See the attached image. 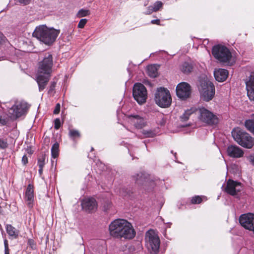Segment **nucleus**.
<instances>
[{
  "instance_id": "23",
  "label": "nucleus",
  "mask_w": 254,
  "mask_h": 254,
  "mask_svg": "<svg viewBox=\"0 0 254 254\" xmlns=\"http://www.w3.org/2000/svg\"><path fill=\"white\" fill-rule=\"evenodd\" d=\"M181 70L183 73L189 74L191 72L192 70V65L191 64L185 62L181 65Z\"/></svg>"
},
{
  "instance_id": "45",
  "label": "nucleus",
  "mask_w": 254,
  "mask_h": 254,
  "mask_svg": "<svg viewBox=\"0 0 254 254\" xmlns=\"http://www.w3.org/2000/svg\"><path fill=\"white\" fill-rule=\"evenodd\" d=\"M5 37L1 33H0V43L3 41H4Z\"/></svg>"
},
{
  "instance_id": "38",
  "label": "nucleus",
  "mask_w": 254,
  "mask_h": 254,
  "mask_svg": "<svg viewBox=\"0 0 254 254\" xmlns=\"http://www.w3.org/2000/svg\"><path fill=\"white\" fill-rule=\"evenodd\" d=\"M16 2H18L19 4L25 5L28 4L31 0H14Z\"/></svg>"
},
{
  "instance_id": "14",
  "label": "nucleus",
  "mask_w": 254,
  "mask_h": 254,
  "mask_svg": "<svg viewBox=\"0 0 254 254\" xmlns=\"http://www.w3.org/2000/svg\"><path fill=\"white\" fill-rule=\"evenodd\" d=\"M133 178L135 183L138 185L147 186L151 184V186H153V182L150 180L148 175L146 174L140 172L133 175Z\"/></svg>"
},
{
  "instance_id": "8",
  "label": "nucleus",
  "mask_w": 254,
  "mask_h": 254,
  "mask_svg": "<svg viewBox=\"0 0 254 254\" xmlns=\"http://www.w3.org/2000/svg\"><path fill=\"white\" fill-rule=\"evenodd\" d=\"M214 58L221 63L229 62L232 57L231 53L225 46L218 45L214 46L212 50Z\"/></svg>"
},
{
  "instance_id": "39",
  "label": "nucleus",
  "mask_w": 254,
  "mask_h": 254,
  "mask_svg": "<svg viewBox=\"0 0 254 254\" xmlns=\"http://www.w3.org/2000/svg\"><path fill=\"white\" fill-rule=\"evenodd\" d=\"M153 12H155L152 5H150L147 8L146 11L144 12L145 14L148 15L151 14Z\"/></svg>"
},
{
  "instance_id": "32",
  "label": "nucleus",
  "mask_w": 254,
  "mask_h": 254,
  "mask_svg": "<svg viewBox=\"0 0 254 254\" xmlns=\"http://www.w3.org/2000/svg\"><path fill=\"white\" fill-rule=\"evenodd\" d=\"M45 155H42L38 159V165L39 168H43L45 165Z\"/></svg>"
},
{
  "instance_id": "19",
  "label": "nucleus",
  "mask_w": 254,
  "mask_h": 254,
  "mask_svg": "<svg viewBox=\"0 0 254 254\" xmlns=\"http://www.w3.org/2000/svg\"><path fill=\"white\" fill-rule=\"evenodd\" d=\"M129 119L131 123L137 128H142L146 125L145 120L138 115L130 116Z\"/></svg>"
},
{
  "instance_id": "3",
  "label": "nucleus",
  "mask_w": 254,
  "mask_h": 254,
  "mask_svg": "<svg viewBox=\"0 0 254 254\" xmlns=\"http://www.w3.org/2000/svg\"><path fill=\"white\" fill-rule=\"evenodd\" d=\"M60 32L59 30L49 28L46 25H42L36 27L32 35L44 44L50 45L55 41Z\"/></svg>"
},
{
  "instance_id": "34",
  "label": "nucleus",
  "mask_w": 254,
  "mask_h": 254,
  "mask_svg": "<svg viewBox=\"0 0 254 254\" xmlns=\"http://www.w3.org/2000/svg\"><path fill=\"white\" fill-rule=\"evenodd\" d=\"M61 126L60 119L57 118L54 121V127L56 129H58Z\"/></svg>"
},
{
  "instance_id": "48",
  "label": "nucleus",
  "mask_w": 254,
  "mask_h": 254,
  "mask_svg": "<svg viewBox=\"0 0 254 254\" xmlns=\"http://www.w3.org/2000/svg\"><path fill=\"white\" fill-rule=\"evenodd\" d=\"M1 207L0 206V213H1Z\"/></svg>"
},
{
  "instance_id": "17",
  "label": "nucleus",
  "mask_w": 254,
  "mask_h": 254,
  "mask_svg": "<svg viewBox=\"0 0 254 254\" xmlns=\"http://www.w3.org/2000/svg\"><path fill=\"white\" fill-rule=\"evenodd\" d=\"M25 200L29 208H32L34 202V187L29 184L28 185L25 194Z\"/></svg>"
},
{
  "instance_id": "37",
  "label": "nucleus",
  "mask_w": 254,
  "mask_h": 254,
  "mask_svg": "<svg viewBox=\"0 0 254 254\" xmlns=\"http://www.w3.org/2000/svg\"><path fill=\"white\" fill-rule=\"evenodd\" d=\"M4 254H9V250L8 249V244L7 240H4Z\"/></svg>"
},
{
  "instance_id": "47",
  "label": "nucleus",
  "mask_w": 254,
  "mask_h": 254,
  "mask_svg": "<svg viewBox=\"0 0 254 254\" xmlns=\"http://www.w3.org/2000/svg\"><path fill=\"white\" fill-rule=\"evenodd\" d=\"M165 124V122L164 121H163L162 122H161V123H160V124L161 125V126H163Z\"/></svg>"
},
{
  "instance_id": "6",
  "label": "nucleus",
  "mask_w": 254,
  "mask_h": 254,
  "mask_svg": "<svg viewBox=\"0 0 254 254\" xmlns=\"http://www.w3.org/2000/svg\"><path fill=\"white\" fill-rule=\"evenodd\" d=\"M145 245L148 251L152 254H157L160 247V239L153 230H148L145 234Z\"/></svg>"
},
{
  "instance_id": "1",
  "label": "nucleus",
  "mask_w": 254,
  "mask_h": 254,
  "mask_svg": "<svg viewBox=\"0 0 254 254\" xmlns=\"http://www.w3.org/2000/svg\"><path fill=\"white\" fill-rule=\"evenodd\" d=\"M43 56L42 60L38 64L36 77L39 91H42L45 88L49 80L53 65V56L50 53H46Z\"/></svg>"
},
{
  "instance_id": "28",
  "label": "nucleus",
  "mask_w": 254,
  "mask_h": 254,
  "mask_svg": "<svg viewBox=\"0 0 254 254\" xmlns=\"http://www.w3.org/2000/svg\"><path fill=\"white\" fill-rule=\"evenodd\" d=\"M90 13V12L89 10L82 8L78 11V13H77V17L79 18L85 17L89 15Z\"/></svg>"
},
{
  "instance_id": "11",
  "label": "nucleus",
  "mask_w": 254,
  "mask_h": 254,
  "mask_svg": "<svg viewBox=\"0 0 254 254\" xmlns=\"http://www.w3.org/2000/svg\"><path fill=\"white\" fill-rule=\"evenodd\" d=\"M191 88L187 82H182L179 83L176 87V94L182 100H186L190 96Z\"/></svg>"
},
{
  "instance_id": "33",
  "label": "nucleus",
  "mask_w": 254,
  "mask_h": 254,
  "mask_svg": "<svg viewBox=\"0 0 254 254\" xmlns=\"http://www.w3.org/2000/svg\"><path fill=\"white\" fill-rule=\"evenodd\" d=\"M202 200V198L199 196H195L191 199V203L193 204H199Z\"/></svg>"
},
{
  "instance_id": "35",
  "label": "nucleus",
  "mask_w": 254,
  "mask_h": 254,
  "mask_svg": "<svg viewBox=\"0 0 254 254\" xmlns=\"http://www.w3.org/2000/svg\"><path fill=\"white\" fill-rule=\"evenodd\" d=\"M87 22V20L86 19H81L78 24V27L79 28H83Z\"/></svg>"
},
{
  "instance_id": "43",
  "label": "nucleus",
  "mask_w": 254,
  "mask_h": 254,
  "mask_svg": "<svg viewBox=\"0 0 254 254\" xmlns=\"http://www.w3.org/2000/svg\"><path fill=\"white\" fill-rule=\"evenodd\" d=\"M28 243L31 246V247L32 249H33L35 247L34 241L32 240H29Z\"/></svg>"
},
{
  "instance_id": "44",
  "label": "nucleus",
  "mask_w": 254,
  "mask_h": 254,
  "mask_svg": "<svg viewBox=\"0 0 254 254\" xmlns=\"http://www.w3.org/2000/svg\"><path fill=\"white\" fill-rule=\"evenodd\" d=\"M250 160L251 163L254 165V154L250 156Z\"/></svg>"
},
{
  "instance_id": "2",
  "label": "nucleus",
  "mask_w": 254,
  "mask_h": 254,
  "mask_svg": "<svg viewBox=\"0 0 254 254\" xmlns=\"http://www.w3.org/2000/svg\"><path fill=\"white\" fill-rule=\"evenodd\" d=\"M110 235L117 238L131 239L135 235V232L129 222L124 219H117L109 225Z\"/></svg>"
},
{
  "instance_id": "10",
  "label": "nucleus",
  "mask_w": 254,
  "mask_h": 254,
  "mask_svg": "<svg viewBox=\"0 0 254 254\" xmlns=\"http://www.w3.org/2000/svg\"><path fill=\"white\" fill-rule=\"evenodd\" d=\"M132 94L134 99L138 104H142L146 102L147 90L143 84L140 83H135L133 88Z\"/></svg>"
},
{
  "instance_id": "41",
  "label": "nucleus",
  "mask_w": 254,
  "mask_h": 254,
  "mask_svg": "<svg viewBox=\"0 0 254 254\" xmlns=\"http://www.w3.org/2000/svg\"><path fill=\"white\" fill-rule=\"evenodd\" d=\"M22 162L24 165H26L28 163V158L26 155H24L22 158Z\"/></svg>"
},
{
  "instance_id": "36",
  "label": "nucleus",
  "mask_w": 254,
  "mask_h": 254,
  "mask_svg": "<svg viewBox=\"0 0 254 254\" xmlns=\"http://www.w3.org/2000/svg\"><path fill=\"white\" fill-rule=\"evenodd\" d=\"M56 83L55 82H52L51 83L48 91V93L49 94H52L54 93L56 87Z\"/></svg>"
},
{
  "instance_id": "7",
  "label": "nucleus",
  "mask_w": 254,
  "mask_h": 254,
  "mask_svg": "<svg viewBox=\"0 0 254 254\" xmlns=\"http://www.w3.org/2000/svg\"><path fill=\"white\" fill-rule=\"evenodd\" d=\"M155 101L161 107H168L172 102L169 91L164 87L158 88L155 95Z\"/></svg>"
},
{
  "instance_id": "24",
  "label": "nucleus",
  "mask_w": 254,
  "mask_h": 254,
  "mask_svg": "<svg viewBox=\"0 0 254 254\" xmlns=\"http://www.w3.org/2000/svg\"><path fill=\"white\" fill-rule=\"evenodd\" d=\"M253 119L247 120L245 122L246 127L254 134V114L252 115Z\"/></svg>"
},
{
  "instance_id": "31",
  "label": "nucleus",
  "mask_w": 254,
  "mask_h": 254,
  "mask_svg": "<svg viewBox=\"0 0 254 254\" xmlns=\"http://www.w3.org/2000/svg\"><path fill=\"white\" fill-rule=\"evenodd\" d=\"M8 144L6 139L0 138V148L4 149L7 147Z\"/></svg>"
},
{
  "instance_id": "42",
  "label": "nucleus",
  "mask_w": 254,
  "mask_h": 254,
  "mask_svg": "<svg viewBox=\"0 0 254 254\" xmlns=\"http://www.w3.org/2000/svg\"><path fill=\"white\" fill-rule=\"evenodd\" d=\"M151 23L153 24L159 25L160 24V20L159 19L152 20H151Z\"/></svg>"
},
{
  "instance_id": "29",
  "label": "nucleus",
  "mask_w": 254,
  "mask_h": 254,
  "mask_svg": "<svg viewBox=\"0 0 254 254\" xmlns=\"http://www.w3.org/2000/svg\"><path fill=\"white\" fill-rule=\"evenodd\" d=\"M69 136L72 139H74L75 138L79 137L80 136V133L77 130L69 129Z\"/></svg>"
},
{
  "instance_id": "25",
  "label": "nucleus",
  "mask_w": 254,
  "mask_h": 254,
  "mask_svg": "<svg viewBox=\"0 0 254 254\" xmlns=\"http://www.w3.org/2000/svg\"><path fill=\"white\" fill-rule=\"evenodd\" d=\"M52 157L56 158L59 155V144L58 142L55 143L51 148Z\"/></svg>"
},
{
  "instance_id": "30",
  "label": "nucleus",
  "mask_w": 254,
  "mask_h": 254,
  "mask_svg": "<svg viewBox=\"0 0 254 254\" xmlns=\"http://www.w3.org/2000/svg\"><path fill=\"white\" fill-rule=\"evenodd\" d=\"M163 4L161 1H156L152 5L154 11L156 12L159 10L161 8L163 7Z\"/></svg>"
},
{
  "instance_id": "27",
  "label": "nucleus",
  "mask_w": 254,
  "mask_h": 254,
  "mask_svg": "<svg viewBox=\"0 0 254 254\" xmlns=\"http://www.w3.org/2000/svg\"><path fill=\"white\" fill-rule=\"evenodd\" d=\"M195 111H197V110L195 108H192L190 110L186 111L182 117V119L184 121H187L189 119V116L194 113Z\"/></svg>"
},
{
  "instance_id": "26",
  "label": "nucleus",
  "mask_w": 254,
  "mask_h": 254,
  "mask_svg": "<svg viewBox=\"0 0 254 254\" xmlns=\"http://www.w3.org/2000/svg\"><path fill=\"white\" fill-rule=\"evenodd\" d=\"M141 132L143 137H153L156 135L155 131L152 129H143L141 131Z\"/></svg>"
},
{
  "instance_id": "15",
  "label": "nucleus",
  "mask_w": 254,
  "mask_h": 254,
  "mask_svg": "<svg viewBox=\"0 0 254 254\" xmlns=\"http://www.w3.org/2000/svg\"><path fill=\"white\" fill-rule=\"evenodd\" d=\"M242 188L241 184L240 183L229 180L227 182L226 191L228 193L235 196L237 192L241 191Z\"/></svg>"
},
{
  "instance_id": "4",
  "label": "nucleus",
  "mask_w": 254,
  "mask_h": 254,
  "mask_svg": "<svg viewBox=\"0 0 254 254\" xmlns=\"http://www.w3.org/2000/svg\"><path fill=\"white\" fill-rule=\"evenodd\" d=\"M198 90L202 99L205 101L211 100L215 95V87L206 77L200 78L198 85Z\"/></svg>"
},
{
  "instance_id": "9",
  "label": "nucleus",
  "mask_w": 254,
  "mask_h": 254,
  "mask_svg": "<svg viewBox=\"0 0 254 254\" xmlns=\"http://www.w3.org/2000/svg\"><path fill=\"white\" fill-rule=\"evenodd\" d=\"M29 106L23 101H16L8 110V114L11 119H16L24 115Z\"/></svg>"
},
{
  "instance_id": "18",
  "label": "nucleus",
  "mask_w": 254,
  "mask_h": 254,
  "mask_svg": "<svg viewBox=\"0 0 254 254\" xmlns=\"http://www.w3.org/2000/svg\"><path fill=\"white\" fill-rule=\"evenodd\" d=\"M228 155L233 158H240L244 155L243 150L236 145H231L227 149Z\"/></svg>"
},
{
  "instance_id": "13",
  "label": "nucleus",
  "mask_w": 254,
  "mask_h": 254,
  "mask_svg": "<svg viewBox=\"0 0 254 254\" xmlns=\"http://www.w3.org/2000/svg\"><path fill=\"white\" fill-rule=\"evenodd\" d=\"M81 206L82 209L85 211L92 212L97 209V203L94 198L92 197H87L85 198L82 200Z\"/></svg>"
},
{
  "instance_id": "16",
  "label": "nucleus",
  "mask_w": 254,
  "mask_h": 254,
  "mask_svg": "<svg viewBox=\"0 0 254 254\" xmlns=\"http://www.w3.org/2000/svg\"><path fill=\"white\" fill-rule=\"evenodd\" d=\"M246 84L248 96L250 100L254 102V72L251 73Z\"/></svg>"
},
{
  "instance_id": "20",
  "label": "nucleus",
  "mask_w": 254,
  "mask_h": 254,
  "mask_svg": "<svg viewBox=\"0 0 254 254\" xmlns=\"http://www.w3.org/2000/svg\"><path fill=\"white\" fill-rule=\"evenodd\" d=\"M228 75V72L226 69H218L214 71V75L215 79L219 82L225 81Z\"/></svg>"
},
{
  "instance_id": "12",
  "label": "nucleus",
  "mask_w": 254,
  "mask_h": 254,
  "mask_svg": "<svg viewBox=\"0 0 254 254\" xmlns=\"http://www.w3.org/2000/svg\"><path fill=\"white\" fill-rule=\"evenodd\" d=\"M199 119L208 124L214 125L217 123L218 118L212 112L204 108H200L198 110Z\"/></svg>"
},
{
  "instance_id": "22",
  "label": "nucleus",
  "mask_w": 254,
  "mask_h": 254,
  "mask_svg": "<svg viewBox=\"0 0 254 254\" xmlns=\"http://www.w3.org/2000/svg\"><path fill=\"white\" fill-rule=\"evenodd\" d=\"M147 72L149 76L156 77L158 75L157 67L156 65H150L147 67Z\"/></svg>"
},
{
  "instance_id": "21",
  "label": "nucleus",
  "mask_w": 254,
  "mask_h": 254,
  "mask_svg": "<svg viewBox=\"0 0 254 254\" xmlns=\"http://www.w3.org/2000/svg\"><path fill=\"white\" fill-rule=\"evenodd\" d=\"M6 232L9 236L13 238H16L19 234V231L11 225H7L6 226Z\"/></svg>"
},
{
  "instance_id": "40",
  "label": "nucleus",
  "mask_w": 254,
  "mask_h": 254,
  "mask_svg": "<svg viewBox=\"0 0 254 254\" xmlns=\"http://www.w3.org/2000/svg\"><path fill=\"white\" fill-rule=\"evenodd\" d=\"M60 108H61L60 104L59 103H58L56 105L55 109V110L54 111V114H59L60 113Z\"/></svg>"
},
{
  "instance_id": "5",
  "label": "nucleus",
  "mask_w": 254,
  "mask_h": 254,
  "mask_svg": "<svg viewBox=\"0 0 254 254\" xmlns=\"http://www.w3.org/2000/svg\"><path fill=\"white\" fill-rule=\"evenodd\" d=\"M234 140L242 146L251 148L254 145V140L250 134L239 127L235 128L232 131Z\"/></svg>"
},
{
  "instance_id": "46",
  "label": "nucleus",
  "mask_w": 254,
  "mask_h": 254,
  "mask_svg": "<svg viewBox=\"0 0 254 254\" xmlns=\"http://www.w3.org/2000/svg\"><path fill=\"white\" fill-rule=\"evenodd\" d=\"M42 172H43V168H39V173L40 175H41L42 174Z\"/></svg>"
}]
</instances>
